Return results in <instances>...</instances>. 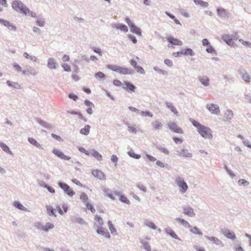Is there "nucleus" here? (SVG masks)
Here are the masks:
<instances>
[{"label":"nucleus","mask_w":251,"mask_h":251,"mask_svg":"<svg viewBox=\"0 0 251 251\" xmlns=\"http://www.w3.org/2000/svg\"><path fill=\"white\" fill-rule=\"evenodd\" d=\"M190 121L193 125L197 127V131L202 137L209 140L212 139V131L210 128L201 125L199 122L193 119Z\"/></svg>","instance_id":"obj_1"},{"label":"nucleus","mask_w":251,"mask_h":251,"mask_svg":"<svg viewBox=\"0 0 251 251\" xmlns=\"http://www.w3.org/2000/svg\"><path fill=\"white\" fill-rule=\"evenodd\" d=\"M175 183L179 187V191L181 194H184L187 191L188 186L183 178L179 176H177L175 179Z\"/></svg>","instance_id":"obj_2"},{"label":"nucleus","mask_w":251,"mask_h":251,"mask_svg":"<svg viewBox=\"0 0 251 251\" xmlns=\"http://www.w3.org/2000/svg\"><path fill=\"white\" fill-rule=\"evenodd\" d=\"M12 6L13 9L18 12L24 14L27 10V7L23 2L18 0H15L13 1Z\"/></svg>","instance_id":"obj_3"},{"label":"nucleus","mask_w":251,"mask_h":251,"mask_svg":"<svg viewBox=\"0 0 251 251\" xmlns=\"http://www.w3.org/2000/svg\"><path fill=\"white\" fill-rule=\"evenodd\" d=\"M218 16L223 20H227L230 17L229 13L223 7H218L216 9Z\"/></svg>","instance_id":"obj_4"},{"label":"nucleus","mask_w":251,"mask_h":251,"mask_svg":"<svg viewBox=\"0 0 251 251\" xmlns=\"http://www.w3.org/2000/svg\"><path fill=\"white\" fill-rule=\"evenodd\" d=\"M58 185L62 190H63L64 192L69 196L72 197L75 194V192L74 191L68 184L64 182H58Z\"/></svg>","instance_id":"obj_5"},{"label":"nucleus","mask_w":251,"mask_h":251,"mask_svg":"<svg viewBox=\"0 0 251 251\" xmlns=\"http://www.w3.org/2000/svg\"><path fill=\"white\" fill-rule=\"evenodd\" d=\"M175 153L178 156L184 158H191L193 156L192 154L189 152L188 150L185 149L176 150L175 151Z\"/></svg>","instance_id":"obj_6"},{"label":"nucleus","mask_w":251,"mask_h":251,"mask_svg":"<svg viewBox=\"0 0 251 251\" xmlns=\"http://www.w3.org/2000/svg\"><path fill=\"white\" fill-rule=\"evenodd\" d=\"M206 108L212 114L219 115L220 114V109L217 104L213 103H208L206 105Z\"/></svg>","instance_id":"obj_7"},{"label":"nucleus","mask_w":251,"mask_h":251,"mask_svg":"<svg viewBox=\"0 0 251 251\" xmlns=\"http://www.w3.org/2000/svg\"><path fill=\"white\" fill-rule=\"evenodd\" d=\"M167 125L169 129L172 131L180 134L183 133V130L180 127L178 126L176 123L169 122Z\"/></svg>","instance_id":"obj_8"},{"label":"nucleus","mask_w":251,"mask_h":251,"mask_svg":"<svg viewBox=\"0 0 251 251\" xmlns=\"http://www.w3.org/2000/svg\"><path fill=\"white\" fill-rule=\"evenodd\" d=\"M221 233L228 239L232 240H234L236 239L235 234L233 232L230 231L229 229H222Z\"/></svg>","instance_id":"obj_9"},{"label":"nucleus","mask_w":251,"mask_h":251,"mask_svg":"<svg viewBox=\"0 0 251 251\" xmlns=\"http://www.w3.org/2000/svg\"><path fill=\"white\" fill-rule=\"evenodd\" d=\"M52 152L60 158L65 160H69L71 158V157L65 155L63 152L57 149H53Z\"/></svg>","instance_id":"obj_10"},{"label":"nucleus","mask_w":251,"mask_h":251,"mask_svg":"<svg viewBox=\"0 0 251 251\" xmlns=\"http://www.w3.org/2000/svg\"><path fill=\"white\" fill-rule=\"evenodd\" d=\"M183 213L184 214L189 216V217H194L195 213L192 207L189 206H184L183 207Z\"/></svg>","instance_id":"obj_11"},{"label":"nucleus","mask_w":251,"mask_h":251,"mask_svg":"<svg viewBox=\"0 0 251 251\" xmlns=\"http://www.w3.org/2000/svg\"><path fill=\"white\" fill-rule=\"evenodd\" d=\"M122 87L126 89L128 92H135L136 87L128 81H125Z\"/></svg>","instance_id":"obj_12"},{"label":"nucleus","mask_w":251,"mask_h":251,"mask_svg":"<svg viewBox=\"0 0 251 251\" xmlns=\"http://www.w3.org/2000/svg\"><path fill=\"white\" fill-rule=\"evenodd\" d=\"M92 175L94 176L97 177L101 180H105L106 177L102 172L98 170H94L92 171Z\"/></svg>","instance_id":"obj_13"},{"label":"nucleus","mask_w":251,"mask_h":251,"mask_svg":"<svg viewBox=\"0 0 251 251\" xmlns=\"http://www.w3.org/2000/svg\"><path fill=\"white\" fill-rule=\"evenodd\" d=\"M112 27L114 28H116L117 29H120L122 31L124 32H127L128 31V28L127 26L126 25L122 24H115L113 23L111 24Z\"/></svg>","instance_id":"obj_14"},{"label":"nucleus","mask_w":251,"mask_h":251,"mask_svg":"<svg viewBox=\"0 0 251 251\" xmlns=\"http://www.w3.org/2000/svg\"><path fill=\"white\" fill-rule=\"evenodd\" d=\"M205 238L207 239L212 241V242L217 245H220L221 247H224V245L223 242L220 240L218 238L214 236H205Z\"/></svg>","instance_id":"obj_15"},{"label":"nucleus","mask_w":251,"mask_h":251,"mask_svg":"<svg viewBox=\"0 0 251 251\" xmlns=\"http://www.w3.org/2000/svg\"><path fill=\"white\" fill-rule=\"evenodd\" d=\"M57 64L53 58H49L48 60L47 66L50 69H55Z\"/></svg>","instance_id":"obj_16"},{"label":"nucleus","mask_w":251,"mask_h":251,"mask_svg":"<svg viewBox=\"0 0 251 251\" xmlns=\"http://www.w3.org/2000/svg\"><path fill=\"white\" fill-rule=\"evenodd\" d=\"M97 232L98 234H101L107 238L110 237L109 233L107 231L104 230L102 226L98 227L97 229Z\"/></svg>","instance_id":"obj_17"},{"label":"nucleus","mask_w":251,"mask_h":251,"mask_svg":"<svg viewBox=\"0 0 251 251\" xmlns=\"http://www.w3.org/2000/svg\"><path fill=\"white\" fill-rule=\"evenodd\" d=\"M167 41L173 45L181 46L182 45V42L181 41L171 36L167 38Z\"/></svg>","instance_id":"obj_18"},{"label":"nucleus","mask_w":251,"mask_h":251,"mask_svg":"<svg viewBox=\"0 0 251 251\" xmlns=\"http://www.w3.org/2000/svg\"><path fill=\"white\" fill-rule=\"evenodd\" d=\"M199 81L204 86L209 85V79L206 76H200L198 77Z\"/></svg>","instance_id":"obj_19"},{"label":"nucleus","mask_w":251,"mask_h":251,"mask_svg":"<svg viewBox=\"0 0 251 251\" xmlns=\"http://www.w3.org/2000/svg\"><path fill=\"white\" fill-rule=\"evenodd\" d=\"M37 122L41 126L47 129H50L53 128V126L51 124H49L44 121H43L41 119H38L37 120Z\"/></svg>","instance_id":"obj_20"},{"label":"nucleus","mask_w":251,"mask_h":251,"mask_svg":"<svg viewBox=\"0 0 251 251\" xmlns=\"http://www.w3.org/2000/svg\"><path fill=\"white\" fill-rule=\"evenodd\" d=\"M176 220L181 225L186 228H191L192 226L186 220L180 218H176Z\"/></svg>","instance_id":"obj_21"},{"label":"nucleus","mask_w":251,"mask_h":251,"mask_svg":"<svg viewBox=\"0 0 251 251\" xmlns=\"http://www.w3.org/2000/svg\"><path fill=\"white\" fill-rule=\"evenodd\" d=\"M119 73L123 75H131L132 74V71L131 70L127 68L120 66L119 68Z\"/></svg>","instance_id":"obj_22"},{"label":"nucleus","mask_w":251,"mask_h":251,"mask_svg":"<svg viewBox=\"0 0 251 251\" xmlns=\"http://www.w3.org/2000/svg\"><path fill=\"white\" fill-rule=\"evenodd\" d=\"M165 232L170 235L172 238L180 240V239L178 237L177 235L171 228H166L165 229Z\"/></svg>","instance_id":"obj_23"},{"label":"nucleus","mask_w":251,"mask_h":251,"mask_svg":"<svg viewBox=\"0 0 251 251\" xmlns=\"http://www.w3.org/2000/svg\"><path fill=\"white\" fill-rule=\"evenodd\" d=\"M90 153L91 155L94 157L96 159H97L99 161H100L102 160V156L96 150L92 149L90 151Z\"/></svg>","instance_id":"obj_24"},{"label":"nucleus","mask_w":251,"mask_h":251,"mask_svg":"<svg viewBox=\"0 0 251 251\" xmlns=\"http://www.w3.org/2000/svg\"><path fill=\"white\" fill-rule=\"evenodd\" d=\"M46 208L48 215H49V216H54V217L56 216L55 214V209L53 208L50 205H47Z\"/></svg>","instance_id":"obj_25"},{"label":"nucleus","mask_w":251,"mask_h":251,"mask_svg":"<svg viewBox=\"0 0 251 251\" xmlns=\"http://www.w3.org/2000/svg\"><path fill=\"white\" fill-rule=\"evenodd\" d=\"M165 105L167 106V107L169 108L171 110V111L174 113L175 115L178 116V111L175 107V106L171 102L167 101L165 102Z\"/></svg>","instance_id":"obj_26"},{"label":"nucleus","mask_w":251,"mask_h":251,"mask_svg":"<svg viewBox=\"0 0 251 251\" xmlns=\"http://www.w3.org/2000/svg\"><path fill=\"white\" fill-rule=\"evenodd\" d=\"M131 32L134 33L138 35H141V31L139 28L136 26L134 24L130 27Z\"/></svg>","instance_id":"obj_27"},{"label":"nucleus","mask_w":251,"mask_h":251,"mask_svg":"<svg viewBox=\"0 0 251 251\" xmlns=\"http://www.w3.org/2000/svg\"><path fill=\"white\" fill-rule=\"evenodd\" d=\"M232 36L228 34H224L222 36V39L228 45H230L233 40Z\"/></svg>","instance_id":"obj_28"},{"label":"nucleus","mask_w":251,"mask_h":251,"mask_svg":"<svg viewBox=\"0 0 251 251\" xmlns=\"http://www.w3.org/2000/svg\"><path fill=\"white\" fill-rule=\"evenodd\" d=\"M28 141L32 145L39 149H43L41 145L38 143L37 141L33 138L29 137L28 138Z\"/></svg>","instance_id":"obj_29"},{"label":"nucleus","mask_w":251,"mask_h":251,"mask_svg":"<svg viewBox=\"0 0 251 251\" xmlns=\"http://www.w3.org/2000/svg\"><path fill=\"white\" fill-rule=\"evenodd\" d=\"M240 75H241L242 79L246 83H250L251 81V77L250 75L247 72H241Z\"/></svg>","instance_id":"obj_30"},{"label":"nucleus","mask_w":251,"mask_h":251,"mask_svg":"<svg viewBox=\"0 0 251 251\" xmlns=\"http://www.w3.org/2000/svg\"><path fill=\"white\" fill-rule=\"evenodd\" d=\"M152 128L154 130H159L161 128L162 124L161 122L155 121L151 124Z\"/></svg>","instance_id":"obj_31"},{"label":"nucleus","mask_w":251,"mask_h":251,"mask_svg":"<svg viewBox=\"0 0 251 251\" xmlns=\"http://www.w3.org/2000/svg\"><path fill=\"white\" fill-rule=\"evenodd\" d=\"M144 224L146 226L151 228L152 229H157V226H155V225L153 222L149 220H145L144 222Z\"/></svg>","instance_id":"obj_32"},{"label":"nucleus","mask_w":251,"mask_h":251,"mask_svg":"<svg viewBox=\"0 0 251 251\" xmlns=\"http://www.w3.org/2000/svg\"><path fill=\"white\" fill-rule=\"evenodd\" d=\"M190 232L195 235L201 236L202 233L200 230L199 228L197 226L191 227L190 229Z\"/></svg>","instance_id":"obj_33"},{"label":"nucleus","mask_w":251,"mask_h":251,"mask_svg":"<svg viewBox=\"0 0 251 251\" xmlns=\"http://www.w3.org/2000/svg\"><path fill=\"white\" fill-rule=\"evenodd\" d=\"M13 206L16 208L23 211H26L27 210V208L24 207L20 201H15L13 202Z\"/></svg>","instance_id":"obj_34"},{"label":"nucleus","mask_w":251,"mask_h":251,"mask_svg":"<svg viewBox=\"0 0 251 251\" xmlns=\"http://www.w3.org/2000/svg\"><path fill=\"white\" fill-rule=\"evenodd\" d=\"M126 126H127L128 131L133 133L134 134L137 133V129L136 128V126L135 125H131L130 124L127 123L126 124Z\"/></svg>","instance_id":"obj_35"},{"label":"nucleus","mask_w":251,"mask_h":251,"mask_svg":"<svg viewBox=\"0 0 251 251\" xmlns=\"http://www.w3.org/2000/svg\"><path fill=\"white\" fill-rule=\"evenodd\" d=\"M108 225L109 228V230L111 233V234L114 235H117L118 232L117 231L116 229L115 228L114 225L112 224L111 221H109L108 222Z\"/></svg>","instance_id":"obj_36"},{"label":"nucleus","mask_w":251,"mask_h":251,"mask_svg":"<svg viewBox=\"0 0 251 251\" xmlns=\"http://www.w3.org/2000/svg\"><path fill=\"white\" fill-rule=\"evenodd\" d=\"M140 243L142 244V246L147 251H151V248L149 244V243L143 239L140 240Z\"/></svg>","instance_id":"obj_37"},{"label":"nucleus","mask_w":251,"mask_h":251,"mask_svg":"<svg viewBox=\"0 0 251 251\" xmlns=\"http://www.w3.org/2000/svg\"><path fill=\"white\" fill-rule=\"evenodd\" d=\"M90 128L91 127L89 125H85L84 128L80 129V133L82 134L87 135L89 133Z\"/></svg>","instance_id":"obj_38"},{"label":"nucleus","mask_w":251,"mask_h":251,"mask_svg":"<svg viewBox=\"0 0 251 251\" xmlns=\"http://www.w3.org/2000/svg\"><path fill=\"white\" fill-rule=\"evenodd\" d=\"M54 227V226L53 224L50 223H47L44 226L43 230L46 232H48L50 229H52Z\"/></svg>","instance_id":"obj_39"},{"label":"nucleus","mask_w":251,"mask_h":251,"mask_svg":"<svg viewBox=\"0 0 251 251\" xmlns=\"http://www.w3.org/2000/svg\"><path fill=\"white\" fill-rule=\"evenodd\" d=\"M0 147L5 152H7L11 155H13L12 152L10 150L9 147L5 144L2 142L0 143Z\"/></svg>","instance_id":"obj_40"},{"label":"nucleus","mask_w":251,"mask_h":251,"mask_svg":"<svg viewBox=\"0 0 251 251\" xmlns=\"http://www.w3.org/2000/svg\"><path fill=\"white\" fill-rule=\"evenodd\" d=\"M196 4L200 5L201 7H207L208 6V2L202 0H193Z\"/></svg>","instance_id":"obj_41"},{"label":"nucleus","mask_w":251,"mask_h":251,"mask_svg":"<svg viewBox=\"0 0 251 251\" xmlns=\"http://www.w3.org/2000/svg\"><path fill=\"white\" fill-rule=\"evenodd\" d=\"M6 83L8 86H10L16 89L20 88V85L17 82L11 81L10 80H7Z\"/></svg>","instance_id":"obj_42"},{"label":"nucleus","mask_w":251,"mask_h":251,"mask_svg":"<svg viewBox=\"0 0 251 251\" xmlns=\"http://www.w3.org/2000/svg\"><path fill=\"white\" fill-rule=\"evenodd\" d=\"M80 199L82 202L85 204L88 203V197L87 195L84 192H81L80 196Z\"/></svg>","instance_id":"obj_43"},{"label":"nucleus","mask_w":251,"mask_h":251,"mask_svg":"<svg viewBox=\"0 0 251 251\" xmlns=\"http://www.w3.org/2000/svg\"><path fill=\"white\" fill-rule=\"evenodd\" d=\"M36 18L37 24L41 27H43L45 25V20L43 18L40 17L39 16H38Z\"/></svg>","instance_id":"obj_44"},{"label":"nucleus","mask_w":251,"mask_h":251,"mask_svg":"<svg viewBox=\"0 0 251 251\" xmlns=\"http://www.w3.org/2000/svg\"><path fill=\"white\" fill-rule=\"evenodd\" d=\"M225 117L227 120H231L233 117V112L232 110L228 109L225 113Z\"/></svg>","instance_id":"obj_45"},{"label":"nucleus","mask_w":251,"mask_h":251,"mask_svg":"<svg viewBox=\"0 0 251 251\" xmlns=\"http://www.w3.org/2000/svg\"><path fill=\"white\" fill-rule=\"evenodd\" d=\"M120 66L116 65H108L107 68L116 72H119Z\"/></svg>","instance_id":"obj_46"},{"label":"nucleus","mask_w":251,"mask_h":251,"mask_svg":"<svg viewBox=\"0 0 251 251\" xmlns=\"http://www.w3.org/2000/svg\"><path fill=\"white\" fill-rule=\"evenodd\" d=\"M165 13L166 14V15L169 16L170 18H171L172 19L174 20V22L176 24L179 25H181V23L179 22V21L178 20H177L176 19L175 16L174 15H173V14H170V13H169L167 11H166L165 12Z\"/></svg>","instance_id":"obj_47"},{"label":"nucleus","mask_w":251,"mask_h":251,"mask_svg":"<svg viewBox=\"0 0 251 251\" xmlns=\"http://www.w3.org/2000/svg\"><path fill=\"white\" fill-rule=\"evenodd\" d=\"M153 70H154V71H155L156 72H157L161 75H166L168 74V73L166 71L159 69L157 66L154 67Z\"/></svg>","instance_id":"obj_48"},{"label":"nucleus","mask_w":251,"mask_h":251,"mask_svg":"<svg viewBox=\"0 0 251 251\" xmlns=\"http://www.w3.org/2000/svg\"><path fill=\"white\" fill-rule=\"evenodd\" d=\"M127 154L131 157L134 158L136 159H138L141 157V155L139 154H136L132 151H130L127 152Z\"/></svg>","instance_id":"obj_49"},{"label":"nucleus","mask_w":251,"mask_h":251,"mask_svg":"<svg viewBox=\"0 0 251 251\" xmlns=\"http://www.w3.org/2000/svg\"><path fill=\"white\" fill-rule=\"evenodd\" d=\"M28 75H31L33 76H35L37 75V72L36 71L35 69L32 67H29V69L27 70Z\"/></svg>","instance_id":"obj_50"},{"label":"nucleus","mask_w":251,"mask_h":251,"mask_svg":"<svg viewBox=\"0 0 251 251\" xmlns=\"http://www.w3.org/2000/svg\"><path fill=\"white\" fill-rule=\"evenodd\" d=\"M44 226L40 222L34 223L33 226L37 229L42 231Z\"/></svg>","instance_id":"obj_51"},{"label":"nucleus","mask_w":251,"mask_h":251,"mask_svg":"<svg viewBox=\"0 0 251 251\" xmlns=\"http://www.w3.org/2000/svg\"><path fill=\"white\" fill-rule=\"evenodd\" d=\"M238 184L240 186H247L249 185V182L244 179H240L238 180Z\"/></svg>","instance_id":"obj_52"},{"label":"nucleus","mask_w":251,"mask_h":251,"mask_svg":"<svg viewBox=\"0 0 251 251\" xmlns=\"http://www.w3.org/2000/svg\"><path fill=\"white\" fill-rule=\"evenodd\" d=\"M26 12L24 13V14L27 15L28 14V16L34 17V18H37L38 16H36V14L33 12V11H30L28 8L27 10H25Z\"/></svg>","instance_id":"obj_53"},{"label":"nucleus","mask_w":251,"mask_h":251,"mask_svg":"<svg viewBox=\"0 0 251 251\" xmlns=\"http://www.w3.org/2000/svg\"><path fill=\"white\" fill-rule=\"evenodd\" d=\"M185 51L184 52V54L185 55H191L193 56L194 55L195 53L193 51V50L190 48L186 49H185Z\"/></svg>","instance_id":"obj_54"},{"label":"nucleus","mask_w":251,"mask_h":251,"mask_svg":"<svg viewBox=\"0 0 251 251\" xmlns=\"http://www.w3.org/2000/svg\"><path fill=\"white\" fill-rule=\"evenodd\" d=\"M120 200L122 202H123L125 203H126V204L130 203V201H129V200L127 199V198L126 197H125L124 195H120Z\"/></svg>","instance_id":"obj_55"},{"label":"nucleus","mask_w":251,"mask_h":251,"mask_svg":"<svg viewBox=\"0 0 251 251\" xmlns=\"http://www.w3.org/2000/svg\"><path fill=\"white\" fill-rule=\"evenodd\" d=\"M224 168L230 177L233 178L235 176L234 174L230 170H229L226 166L225 165Z\"/></svg>","instance_id":"obj_56"},{"label":"nucleus","mask_w":251,"mask_h":251,"mask_svg":"<svg viewBox=\"0 0 251 251\" xmlns=\"http://www.w3.org/2000/svg\"><path fill=\"white\" fill-rule=\"evenodd\" d=\"M140 113L141 114L142 116H148L150 117H152L153 116L152 114L148 111H140Z\"/></svg>","instance_id":"obj_57"},{"label":"nucleus","mask_w":251,"mask_h":251,"mask_svg":"<svg viewBox=\"0 0 251 251\" xmlns=\"http://www.w3.org/2000/svg\"><path fill=\"white\" fill-rule=\"evenodd\" d=\"M95 76L97 78H104L105 75L103 73L99 72L95 74Z\"/></svg>","instance_id":"obj_58"},{"label":"nucleus","mask_w":251,"mask_h":251,"mask_svg":"<svg viewBox=\"0 0 251 251\" xmlns=\"http://www.w3.org/2000/svg\"><path fill=\"white\" fill-rule=\"evenodd\" d=\"M85 205L87 209L90 210L92 213H94L95 212L96 210L92 204L88 202L85 204Z\"/></svg>","instance_id":"obj_59"},{"label":"nucleus","mask_w":251,"mask_h":251,"mask_svg":"<svg viewBox=\"0 0 251 251\" xmlns=\"http://www.w3.org/2000/svg\"><path fill=\"white\" fill-rule=\"evenodd\" d=\"M75 222H77L81 225H85V221L82 218H79V217L75 218Z\"/></svg>","instance_id":"obj_60"},{"label":"nucleus","mask_w":251,"mask_h":251,"mask_svg":"<svg viewBox=\"0 0 251 251\" xmlns=\"http://www.w3.org/2000/svg\"><path fill=\"white\" fill-rule=\"evenodd\" d=\"M135 69L136 70V71L138 73H139L141 74H145V71H144V69L142 67L137 66L136 67H135Z\"/></svg>","instance_id":"obj_61"},{"label":"nucleus","mask_w":251,"mask_h":251,"mask_svg":"<svg viewBox=\"0 0 251 251\" xmlns=\"http://www.w3.org/2000/svg\"><path fill=\"white\" fill-rule=\"evenodd\" d=\"M62 67L63 68L64 70L66 72H70L71 71V67L70 66L66 64L62 65Z\"/></svg>","instance_id":"obj_62"},{"label":"nucleus","mask_w":251,"mask_h":251,"mask_svg":"<svg viewBox=\"0 0 251 251\" xmlns=\"http://www.w3.org/2000/svg\"><path fill=\"white\" fill-rule=\"evenodd\" d=\"M113 83L114 85L117 86H123L124 84L120 80L117 79L114 80Z\"/></svg>","instance_id":"obj_63"},{"label":"nucleus","mask_w":251,"mask_h":251,"mask_svg":"<svg viewBox=\"0 0 251 251\" xmlns=\"http://www.w3.org/2000/svg\"><path fill=\"white\" fill-rule=\"evenodd\" d=\"M234 250L235 251H244L242 247L239 245H235L234 246Z\"/></svg>","instance_id":"obj_64"}]
</instances>
